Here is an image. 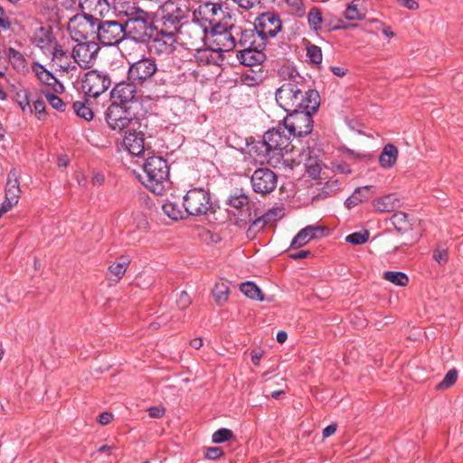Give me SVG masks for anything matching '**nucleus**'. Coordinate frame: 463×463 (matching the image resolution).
I'll return each instance as SVG.
<instances>
[{"label": "nucleus", "mask_w": 463, "mask_h": 463, "mask_svg": "<svg viewBox=\"0 0 463 463\" xmlns=\"http://www.w3.org/2000/svg\"><path fill=\"white\" fill-rule=\"evenodd\" d=\"M275 99L286 112L310 109L317 111L320 106L319 93L310 89L304 78L295 71H291L277 89Z\"/></svg>", "instance_id": "obj_1"}, {"label": "nucleus", "mask_w": 463, "mask_h": 463, "mask_svg": "<svg viewBox=\"0 0 463 463\" xmlns=\"http://www.w3.org/2000/svg\"><path fill=\"white\" fill-rule=\"evenodd\" d=\"M142 183L156 194H162L169 187V167L161 156H151L143 165Z\"/></svg>", "instance_id": "obj_2"}, {"label": "nucleus", "mask_w": 463, "mask_h": 463, "mask_svg": "<svg viewBox=\"0 0 463 463\" xmlns=\"http://www.w3.org/2000/svg\"><path fill=\"white\" fill-rule=\"evenodd\" d=\"M128 20L125 24V28L132 34L136 42H149L156 30L148 23L147 14L137 6L128 7L125 11Z\"/></svg>", "instance_id": "obj_3"}, {"label": "nucleus", "mask_w": 463, "mask_h": 463, "mask_svg": "<svg viewBox=\"0 0 463 463\" xmlns=\"http://www.w3.org/2000/svg\"><path fill=\"white\" fill-rule=\"evenodd\" d=\"M162 25L165 30L178 32L187 22L190 10L184 3L166 1L160 5Z\"/></svg>", "instance_id": "obj_4"}, {"label": "nucleus", "mask_w": 463, "mask_h": 463, "mask_svg": "<svg viewBox=\"0 0 463 463\" xmlns=\"http://www.w3.org/2000/svg\"><path fill=\"white\" fill-rule=\"evenodd\" d=\"M316 112L311 109L288 112V116L284 118L287 132L294 137H304L310 134L313 129L312 116Z\"/></svg>", "instance_id": "obj_5"}, {"label": "nucleus", "mask_w": 463, "mask_h": 463, "mask_svg": "<svg viewBox=\"0 0 463 463\" xmlns=\"http://www.w3.org/2000/svg\"><path fill=\"white\" fill-rule=\"evenodd\" d=\"M98 18L89 14H78L68 23V32L74 42L89 41L96 33Z\"/></svg>", "instance_id": "obj_6"}, {"label": "nucleus", "mask_w": 463, "mask_h": 463, "mask_svg": "<svg viewBox=\"0 0 463 463\" xmlns=\"http://www.w3.org/2000/svg\"><path fill=\"white\" fill-rule=\"evenodd\" d=\"M112 84L110 75L106 71L91 70L84 74L81 89L88 97L98 98L106 92Z\"/></svg>", "instance_id": "obj_7"}, {"label": "nucleus", "mask_w": 463, "mask_h": 463, "mask_svg": "<svg viewBox=\"0 0 463 463\" xmlns=\"http://www.w3.org/2000/svg\"><path fill=\"white\" fill-rule=\"evenodd\" d=\"M185 212L192 216L206 214L213 207L210 194L203 188L189 190L183 202Z\"/></svg>", "instance_id": "obj_8"}, {"label": "nucleus", "mask_w": 463, "mask_h": 463, "mask_svg": "<svg viewBox=\"0 0 463 463\" xmlns=\"http://www.w3.org/2000/svg\"><path fill=\"white\" fill-rule=\"evenodd\" d=\"M96 28L97 39L105 46H115L126 38L125 25L118 21L98 19Z\"/></svg>", "instance_id": "obj_9"}, {"label": "nucleus", "mask_w": 463, "mask_h": 463, "mask_svg": "<svg viewBox=\"0 0 463 463\" xmlns=\"http://www.w3.org/2000/svg\"><path fill=\"white\" fill-rule=\"evenodd\" d=\"M75 43L71 50V57L76 66L83 70L91 68L98 58L99 44L92 40Z\"/></svg>", "instance_id": "obj_10"}, {"label": "nucleus", "mask_w": 463, "mask_h": 463, "mask_svg": "<svg viewBox=\"0 0 463 463\" xmlns=\"http://www.w3.org/2000/svg\"><path fill=\"white\" fill-rule=\"evenodd\" d=\"M287 128L283 125H279L277 128L268 130L263 136L261 146L265 147L268 156L279 155L284 150H287L289 144V137L291 135L285 133Z\"/></svg>", "instance_id": "obj_11"}, {"label": "nucleus", "mask_w": 463, "mask_h": 463, "mask_svg": "<svg viewBox=\"0 0 463 463\" xmlns=\"http://www.w3.org/2000/svg\"><path fill=\"white\" fill-rule=\"evenodd\" d=\"M254 27L259 42H266L274 38L282 29V22L275 13L267 12L260 14L255 21Z\"/></svg>", "instance_id": "obj_12"}, {"label": "nucleus", "mask_w": 463, "mask_h": 463, "mask_svg": "<svg viewBox=\"0 0 463 463\" xmlns=\"http://www.w3.org/2000/svg\"><path fill=\"white\" fill-rule=\"evenodd\" d=\"M157 65L152 58L144 57L130 64L128 80L138 86L146 84L156 72Z\"/></svg>", "instance_id": "obj_13"}, {"label": "nucleus", "mask_w": 463, "mask_h": 463, "mask_svg": "<svg viewBox=\"0 0 463 463\" xmlns=\"http://www.w3.org/2000/svg\"><path fill=\"white\" fill-rule=\"evenodd\" d=\"M176 32L165 30L164 27L157 31L156 30L152 38L148 42L151 50L159 54H170L176 49Z\"/></svg>", "instance_id": "obj_14"}, {"label": "nucleus", "mask_w": 463, "mask_h": 463, "mask_svg": "<svg viewBox=\"0 0 463 463\" xmlns=\"http://www.w3.org/2000/svg\"><path fill=\"white\" fill-rule=\"evenodd\" d=\"M106 121L109 127L115 131H122L132 121L128 108L111 102L106 111Z\"/></svg>", "instance_id": "obj_15"}, {"label": "nucleus", "mask_w": 463, "mask_h": 463, "mask_svg": "<svg viewBox=\"0 0 463 463\" xmlns=\"http://www.w3.org/2000/svg\"><path fill=\"white\" fill-rule=\"evenodd\" d=\"M250 183L255 193L266 194L276 188L278 177L269 168H259L252 174Z\"/></svg>", "instance_id": "obj_16"}, {"label": "nucleus", "mask_w": 463, "mask_h": 463, "mask_svg": "<svg viewBox=\"0 0 463 463\" xmlns=\"http://www.w3.org/2000/svg\"><path fill=\"white\" fill-rule=\"evenodd\" d=\"M137 86L128 80L116 84L110 91L111 102L128 107L136 99Z\"/></svg>", "instance_id": "obj_17"}, {"label": "nucleus", "mask_w": 463, "mask_h": 463, "mask_svg": "<svg viewBox=\"0 0 463 463\" xmlns=\"http://www.w3.org/2000/svg\"><path fill=\"white\" fill-rule=\"evenodd\" d=\"M52 56V63L59 71L69 73L77 70L71 53L69 54L60 43H54L53 49L48 53Z\"/></svg>", "instance_id": "obj_18"}, {"label": "nucleus", "mask_w": 463, "mask_h": 463, "mask_svg": "<svg viewBox=\"0 0 463 463\" xmlns=\"http://www.w3.org/2000/svg\"><path fill=\"white\" fill-rule=\"evenodd\" d=\"M265 46L266 43L262 41L259 42L256 47L241 49L237 53V59L241 64L249 67L260 64L265 59V55L262 52Z\"/></svg>", "instance_id": "obj_19"}, {"label": "nucleus", "mask_w": 463, "mask_h": 463, "mask_svg": "<svg viewBox=\"0 0 463 463\" xmlns=\"http://www.w3.org/2000/svg\"><path fill=\"white\" fill-rule=\"evenodd\" d=\"M324 231L323 227L317 225H308L303 228L293 238L290 248L298 249L306 245L311 240L317 238L319 233L323 234Z\"/></svg>", "instance_id": "obj_20"}, {"label": "nucleus", "mask_w": 463, "mask_h": 463, "mask_svg": "<svg viewBox=\"0 0 463 463\" xmlns=\"http://www.w3.org/2000/svg\"><path fill=\"white\" fill-rule=\"evenodd\" d=\"M32 71L43 84L52 87L54 91L63 89L62 84L55 78V76L41 63L37 61L33 62L32 64Z\"/></svg>", "instance_id": "obj_21"}, {"label": "nucleus", "mask_w": 463, "mask_h": 463, "mask_svg": "<svg viewBox=\"0 0 463 463\" xmlns=\"http://www.w3.org/2000/svg\"><path fill=\"white\" fill-rule=\"evenodd\" d=\"M124 145L133 156H142L145 152L144 135L141 132L129 131L124 138Z\"/></svg>", "instance_id": "obj_22"}, {"label": "nucleus", "mask_w": 463, "mask_h": 463, "mask_svg": "<svg viewBox=\"0 0 463 463\" xmlns=\"http://www.w3.org/2000/svg\"><path fill=\"white\" fill-rule=\"evenodd\" d=\"M373 206L379 213H391L402 206V201L397 194H390L373 200Z\"/></svg>", "instance_id": "obj_23"}, {"label": "nucleus", "mask_w": 463, "mask_h": 463, "mask_svg": "<svg viewBox=\"0 0 463 463\" xmlns=\"http://www.w3.org/2000/svg\"><path fill=\"white\" fill-rule=\"evenodd\" d=\"M375 193L373 186L365 185L356 188L354 193L345 200V204L348 209L354 208L359 203L369 200Z\"/></svg>", "instance_id": "obj_24"}, {"label": "nucleus", "mask_w": 463, "mask_h": 463, "mask_svg": "<svg viewBox=\"0 0 463 463\" xmlns=\"http://www.w3.org/2000/svg\"><path fill=\"white\" fill-rule=\"evenodd\" d=\"M33 43L35 44V46L43 50L46 54H48L53 49L54 43H58V42L51 36L48 31L43 27L38 28L34 32Z\"/></svg>", "instance_id": "obj_25"}, {"label": "nucleus", "mask_w": 463, "mask_h": 463, "mask_svg": "<svg viewBox=\"0 0 463 463\" xmlns=\"http://www.w3.org/2000/svg\"><path fill=\"white\" fill-rule=\"evenodd\" d=\"M236 36L240 35L237 40V46H240L241 49H250L258 46L259 37L256 30H243L238 31L235 30Z\"/></svg>", "instance_id": "obj_26"}, {"label": "nucleus", "mask_w": 463, "mask_h": 463, "mask_svg": "<svg viewBox=\"0 0 463 463\" xmlns=\"http://www.w3.org/2000/svg\"><path fill=\"white\" fill-rule=\"evenodd\" d=\"M230 295V282L227 280H221L215 283L213 288V297L215 303L222 306L229 299Z\"/></svg>", "instance_id": "obj_27"}, {"label": "nucleus", "mask_w": 463, "mask_h": 463, "mask_svg": "<svg viewBox=\"0 0 463 463\" xmlns=\"http://www.w3.org/2000/svg\"><path fill=\"white\" fill-rule=\"evenodd\" d=\"M130 264V259L128 256H120L116 262L112 263L109 267V272L110 274V279L114 277L116 280L120 279Z\"/></svg>", "instance_id": "obj_28"}, {"label": "nucleus", "mask_w": 463, "mask_h": 463, "mask_svg": "<svg viewBox=\"0 0 463 463\" xmlns=\"http://www.w3.org/2000/svg\"><path fill=\"white\" fill-rule=\"evenodd\" d=\"M397 156V147L392 144H388L383 147L380 155L379 163L384 168L392 167L395 164Z\"/></svg>", "instance_id": "obj_29"}, {"label": "nucleus", "mask_w": 463, "mask_h": 463, "mask_svg": "<svg viewBox=\"0 0 463 463\" xmlns=\"http://www.w3.org/2000/svg\"><path fill=\"white\" fill-rule=\"evenodd\" d=\"M232 28L230 31L220 33L217 34L216 42L220 45V50L228 52L234 49L237 46L236 33H232Z\"/></svg>", "instance_id": "obj_30"}, {"label": "nucleus", "mask_w": 463, "mask_h": 463, "mask_svg": "<svg viewBox=\"0 0 463 463\" xmlns=\"http://www.w3.org/2000/svg\"><path fill=\"white\" fill-rule=\"evenodd\" d=\"M82 11L101 14L108 6L107 0H79Z\"/></svg>", "instance_id": "obj_31"}, {"label": "nucleus", "mask_w": 463, "mask_h": 463, "mask_svg": "<svg viewBox=\"0 0 463 463\" xmlns=\"http://www.w3.org/2000/svg\"><path fill=\"white\" fill-rule=\"evenodd\" d=\"M241 291L249 298L253 300L263 301L264 297L260 288L253 282H243L240 286Z\"/></svg>", "instance_id": "obj_32"}, {"label": "nucleus", "mask_w": 463, "mask_h": 463, "mask_svg": "<svg viewBox=\"0 0 463 463\" xmlns=\"http://www.w3.org/2000/svg\"><path fill=\"white\" fill-rule=\"evenodd\" d=\"M73 110L76 115L87 121L93 118L94 113L88 105V100H77L72 105Z\"/></svg>", "instance_id": "obj_33"}, {"label": "nucleus", "mask_w": 463, "mask_h": 463, "mask_svg": "<svg viewBox=\"0 0 463 463\" xmlns=\"http://www.w3.org/2000/svg\"><path fill=\"white\" fill-rule=\"evenodd\" d=\"M383 278L395 286L404 287L409 283L408 276L402 271H385Z\"/></svg>", "instance_id": "obj_34"}, {"label": "nucleus", "mask_w": 463, "mask_h": 463, "mask_svg": "<svg viewBox=\"0 0 463 463\" xmlns=\"http://www.w3.org/2000/svg\"><path fill=\"white\" fill-rule=\"evenodd\" d=\"M248 203L249 198L241 190L234 191V193L227 199V203L236 209H240L241 207L248 204Z\"/></svg>", "instance_id": "obj_35"}, {"label": "nucleus", "mask_w": 463, "mask_h": 463, "mask_svg": "<svg viewBox=\"0 0 463 463\" xmlns=\"http://www.w3.org/2000/svg\"><path fill=\"white\" fill-rule=\"evenodd\" d=\"M162 210L171 220L177 221L184 217V212L175 203L168 202L164 203L162 205Z\"/></svg>", "instance_id": "obj_36"}, {"label": "nucleus", "mask_w": 463, "mask_h": 463, "mask_svg": "<svg viewBox=\"0 0 463 463\" xmlns=\"http://www.w3.org/2000/svg\"><path fill=\"white\" fill-rule=\"evenodd\" d=\"M369 239V232L366 230L353 232L346 236L345 241L354 245H362Z\"/></svg>", "instance_id": "obj_37"}, {"label": "nucleus", "mask_w": 463, "mask_h": 463, "mask_svg": "<svg viewBox=\"0 0 463 463\" xmlns=\"http://www.w3.org/2000/svg\"><path fill=\"white\" fill-rule=\"evenodd\" d=\"M391 221L398 231L406 230L409 224L408 214L402 212L395 213Z\"/></svg>", "instance_id": "obj_38"}, {"label": "nucleus", "mask_w": 463, "mask_h": 463, "mask_svg": "<svg viewBox=\"0 0 463 463\" xmlns=\"http://www.w3.org/2000/svg\"><path fill=\"white\" fill-rule=\"evenodd\" d=\"M458 379V371L456 369H450L443 380L437 385L438 389L443 390L452 386Z\"/></svg>", "instance_id": "obj_39"}, {"label": "nucleus", "mask_w": 463, "mask_h": 463, "mask_svg": "<svg viewBox=\"0 0 463 463\" xmlns=\"http://www.w3.org/2000/svg\"><path fill=\"white\" fill-rule=\"evenodd\" d=\"M345 17L350 21L361 20L364 14L358 10L357 5L352 2L349 4L344 13Z\"/></svg>", "instance_id": "obj_40"}, {"label": "nucleus", "mask_w": 463, "mask_h": 463, "mask_svg": "<svg viewBox=\"0 0 463 463\" xmlns=\"http://www.w3.org/2000/svg\"><path fill=\"white\" fill-rule=\"evenodd\" d=\"M233 436L232 431L229 429H220L216 430L212 437V440L215 444H220L229 440Z\"/></svg>", "instance_id": "obj_41"}, {"label": "nucleus", "mask_w": 463, "mask_h": 463, "mask_svg": "<svg viewBox=\"0 0 463 463\" xmlns=\"http://www.w3.org/2000/svg\"><path fill=\"white\" fill-rule=\"evenodd\" d=\"M309 25L314 29L317 30L322 23V14L318 8H312L307 15Z\"/></svg>", "instance_id": "obj_42"}, {"label": "nucleus", "mask_w": 463, "mask_h": 463, "mask_svg": "<svg viewBox=\"0 0 463 463\" xmlns=\"http://www.w3.org/2000/svg\"><path fill=\"white\" fill-rule=\"evenodd\" d=\"M307 56L313 63L319 64L323 59L321 48L317 45L308 46L307 48Z\"/></svg>", "instance_id": "obj_43"}, {"label": "nucleus", "mask_w": 463, "mask_h": 463, "mask_svg": "<svg viewBox=\"0 0 463 463\" xmlns=\"http://www.w3.org/2000/svg\"><path fill=\"white\" fill-rule=\"evenodd\" d=\"M44 95L47 101L53 109H57L58 111L65 110L66 105L60 97L50 92H45Z\"/></svg>", "instance_id": "obj_44"}, {"label": "nucleus", "mask_w": 463, "mask_h": 463, "mask_svg": "<svg viewBox=\"0 0 463 463\" xmlns=\"http://www.w3.org/2000/svg\"><path fill=\"white\" fill-rule=\"evenodd\" d=\"M282 212L283 211L281 208H272L269 209L266 213L261 215V218L264 220V222H266V224H270L282 217Z\"/></svg>", "instance_id": "obj_45"}, {"label": "nucleus", "mask_w": 463, "mask_h": 463, "mask_svg": "<svg viewBox=\"0 0 463 463\" xmlns=\"http://www.w3.org/2000/svg\"><path fill=\"white\" fill-rule=\"evenodd\" d=\"M266 225L267 224L264 222V220L261 218V216L258 217L251 222L250 226L249 227L247 231V236L254 237L255 234L263 230Z\"/></svg>", "instance_id": "obj_46"}, {"label": "nucleus", "mask_w": 463, "mask_h": 463, "mask_svg": "<svg viewBox=\"0 0 463 463\" xmlns=\"http://www.w3.org/2000/svg\"><path fill=\"white\" fill-rule=\"evenodd\" d=\"M195 59L200 65L209 64L213 60V52L209 49L198 50Z\"/></svg>", "instance_id": "obj_47"}, {"label": "nucleus", "mask_w": 463, "mask_h": 463, "mask_svg": "<svg viewBox=\"0 0 463 463\" xmlns=\"http://www.w3.org/2000/svg\"><path fill=\"white\" fill-rule=\"evenodd\" d=\"M192 303V299L186 291L183 290L177 295L176 305L180 309H185Z\"/></svg>", "instance_id": "obj_48"}, {"label": "nucleus", "mask_w": 463, "mask_h": 463, "mask_svg": "<svg viewBox=\"0 0 463 463\" xmlns=\"http://www.w3.org/2000/svg\"><path fill=\"white\" fill-rule=\"evenodd\" d=\"M433 259L439 264H444L448 260V251L445 249L438 248L433 252Z\"/></svg>", "instance_id": "obj_49"}, {"label": "nucleus", "mask_w": 463, "mask_h": 463, "mask_svg": "<svg viewBox=\"0 0 463 463\" xmlns=\"http://www.w3.org/2000/svg\"><path fill=\"white\" fill-rule=\"evenodd\" d=\"M223 451L221 448L212 447L208 448L205 451V457L208 459H217L222 455Z\"/></svg>", "instance_id": "obj_50"}, {"label": "nucleus", "mask_w": 463, "mask_h": 463, "mask_svg": "<svg viewBox=\"0 0 463 463\" xmlns=\"http://www.w3.org/2000/svg\"><path fill=\"white\" fill-rule=\"evenodd\" d=\"M148 414L151 418H161L165 413V409L163 406H153L150 407L148 410Z\"/></svg>", "instance_id": "obj_51"}, {"label": "nucleus", "mask_w": 463, "mask_h": 463, "mask_svg": "<svg viewBox=\"0 0 463 463\" xmlns=\"http://www.w3.org/2000/svg\"><path fill=\"white\" fill-rule=\"evenodd\" d=\"M33 102V109L37 114V117L38 118H42V116L44 115V111H45V103L43 100H41V99H35V100H32Z\"/></svg>", "instance_id": "obj_52"}, {"label": "nucleus", "mask_w": 463, "mask_h": 463, "mask_svg": "<svg viewBox=\"0 0 463 463\" xmlns=\"http://www.w3.org/2000/svg\"><path fill=\"white\" fill-rule=\"evenodd\" d=\"M235 4H237L240 7L249 10L254 7L256 5H259V0H232Z\"/></svg>", "instance_id": "obj_53"}, {"label": "nucleus", "mask_w": 463, "mask_h": 463, "mask_svg": "<svg viewBox=\"0 0 463 463\" xmlns=\"http://www.w3.org/2000/svg\"><path fill=\"white\" fill-rule=\"evenodd\" d=\"M11 26L9 18L6 16L5 10L0 6V27L8 30Z\"/></svg>", "instance_id": "obj_54"}, {"label": "nucleus", "mask_w": 463, "mask_h": 463, "mask_svg": "<svg viewBox=\"0 0 463 463\" xmlns=\"http://www.w3.org/2000/svg\"><path fill=\"white\" fill-rule=\"evenodd\" d=\"M31 101H32V99H30V97L27 94L24 95V98L23 100L19 101V105L24 112H25L27 110L32 112V108L30 105Z\"/></svg>", "instance_id": "obj_55"}, {"label": "nucleus", "mask_w": 463, "mask_h": 463, "mask_svg": "<svg viewBox=\"0 0 463 463\" xmlns=\"http://www.w3.org/2000/svg\"><path fill=\"white\" fill-rule=\"evenodd\" d=\"M113 419V415L110 412L104 411L99 416V422L101 425L109 424Z\"/></svg>", "instance_id": "obj_56"}, {"label": "nucleus", "mask_w": 463, "mask_h": 463, "mask_svg": "<svg viewBox=\"0 0 463 463\" xmlns=\"http://www.w3.org/2000/svg\"><path fill=\"white\" fill-rule=\"evenodd\" d=\"M400 3L409 10H417L419 4L416 0H400Z\"/></svg>", "instance_id": "obj_57"}, {"label": "nucleus", "mask_w": 463, "mask_h": 463, "mask_svg": "<svg viewBox=\"0 0 463 463\" xmlns=\"http://www.w3.org/2000/svg\"><path fill=\"white\" fill-rule=\"evenodd\" d=\"M330 71L338 77H344L347 72V70L341 66H331Z\"/></svg>", "instance_id": "obj_58"}, {"label": "nucleus", "mask_w": 463, "mask_h": 463, "mask_svg": "<svg viewBox=\"0 0 463 463\" xmlns=\"http://www.w3.org/2000/svg\"><path fill=\"white\" fill-rule=\"evenodd\" d=\"M335 431H336V425L335 424H330V425L326 426L323 430V437L324 438H328L331 435H333Z\"/></svg>", "instance_id": "obj_59"}, {"label": "nucleus", "mask_w": 463, "mask_h": 463, "mask_svg": "<svg viewBox=\"0 0 463 463\" xmlns=\"http://www.w3.org/2000/svg\"><path fill=\"white\" fill-rule=\"evenodd\" d=\"M309 255H310L309 250H299L294 254H291L290 257L293 260H300V259H305Z\"/></svg>", "instance_id": "obj_60"}, {"label": "nucleus", "mask_w": 463, "mask_h": 463, "mask_svg": "<svg viewBox=\"0 0 463 463\" xmlns=\"http://www.w3.org/2000/svg\"><path fill=\"white\" fill-rule=\"evenodd\" d=\"M190 345H191L193 348H194V349L198 350V349H200V348L202 347V345H203V339H202L201 337H195V338H194V339H192V340L190 341Z\"/></svg>", "instance_id": "obj_61"}, {"label": "nucleus", "mask_w": 463, "mask_h": 463, "mask_svg": "<svg viewBox=\"0 0 463 463\" xmlns=\"http://www.w3.org/2000/svg\"><path fill=\"white\" fill-rule=\"evenodd\" d=\"M276 338L279 343L283 344L288 338V334L286 331L280 330L277 333Z\"/></svg>", "instance_id": "obj_62"}, {"label": "nucleus", "mask_w": 463, "mask_h": 463, "mask_svg": "<svg viewBox=\"0 0 463 463\" xmlns=\"http://www.w3.org/2000/svg\"><path fill=\"white\" fill-rule=\"evenodd\" d=\"M286 3L294 7L296 10H300L301 6H302V2L301 0H285Z\"/></svg>", "instance_id": "obj_63"}, {"label": "nucleus", "mask_w": 463, "mask_h": 463, "mask_svg": "<svg viewBox=\"0 0 463 463\" xmlns=\"http://www.w3.org/2000/svg\"><path fill=\"white\" fill-rule=\"evenodd\" d=\"M261 357H262L261 353H252L251 361L255 365H258V364H260Z\"/></svg>", "instance_id": "obj_64"}]
</instances>
